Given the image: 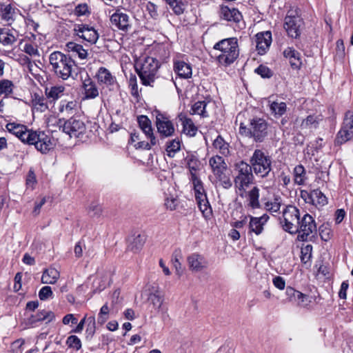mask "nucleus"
Wrapping results in <instances>:
<instances>
[{"mask_svg":"<svg viewBox=\"0 0 353 353\" xmlns=\"http://www.w3.org/2000/svg\"><path fill=\"white\" fill-rule=\"evenodd\" d=\"M6 128L23 143L34 145L42 154H46L54 146L52 138L44 132L28 130L26 125L14 122L7 123Z\"/></svg>","mask_w":353,"mask_h":353,"instance_id":"nucleus-1","label":"nucleus"},{"mask_svg":"<svg viewBox=\"0 0 353 353\" xmlns=\"http://www.w3.org/2000/svg\"><path fill=\"white\" fill-rule=\"evenodd\" d=\"M213 50L216 52V60L219 65L228 67L239 56V46L236 37H230L216 42Z\"/></svg>","mask_w":353,"mask_h":353,"instance_id":"nucleus-2","label":"nucleus"},{"mask_svg":"<svg viewBox=\"0 0 353 353\" xmlns=\"http://www.w3.org/2000/svg\"><path fill=\"white\" fill-rule=\"evenodd\" d=\"M49 63L51 70L58 78L63 80H68L70 77L74 78L77 65L74 61L68 55L59 51H54L49 56Z\"/></svg>","mask_w":353,"mask_h":353,"instance_id":"nucleus-3","label":"nucleus"},{"mask_svg":"<svg viewBox=\"0 0 353 353\" xmlns=\"http://www.w3.org/2000/svg\"><path fill=\"white\" fill-rule=\"evenodd\" d=\"M134 67L142 84L153 86L158 77V70L160 67L159 61L152 57L143 56L135 61Z\"/></svg>","mask_w":353,"mask_h":353,"instance_id":"nucleus-4","label":"nucleus"},{"mask_svg":"<svg viewBox=\"0 0 353 353\" xmlns=\"http://www.w3.org/2000/svg\"><path fill=\"white\" fill-rule=\"evenodd\" d=\"M239 133L256 142H262L268 134V123L262 118L254 117L247 124L240 123Z\"/></svg>","mask_w":353,"mask_h":353,"instance_id":"nucleus-5","label":"nucleus"},{"mask_svg":"<svg viewBox=\"0 0 353 353\" xmlns=\"http://www.w3.org/2000/svg\"><path fill=\"white\" fill-rule=\"evenodd\" d=\"M216 185H219L225 189L232 187V183L228 174V166L225 160L220 156L216 155L209 160Z\"/></svg>","mask_w":353,"mask_h":353,"instance_id":"nucleus-6","label":"nucleus"},{"mask_svg":"<svg viewBox=\"0 0 353 353\" xmlns=\"http://www.w3.org/2000/svg\"><path fill=\"white\" fill-rule=\"evenodd\" d=\"M236 170L237 174L234 178V185L239 190V194L243 197L246 188L254 179L252 169L250 164L242 161L236 164Z\"/></svg>","mask_w":353,"mask_h":353,"instance_id":"nucleus-7","label":"nucleus"},{"mask_svg":"<svg viewBox=\"0 0 353 353\" xmlns=\"http://www.w3.org/2000/svg\"><path fill=\"white\" fill-rule=\"evenodd\" d=\"M256 175L266 177L272 170V159L261 150H255L251 159L250 165Z\"/></svg>","mask_w":353,"mask_h":353,"instance_id":"nucleus-8","label":"nucleus"},{"mask_svg":"<svg viewBox=\"0 0 353 353\" xmlns=\"http://www.w3.org/2000/svg\"><path fill=\"white\" fill-rule=\"evenodd\" d=\"M296 239L299 241H312L316 234V224L314 218L309 214H305L298 224Z\"/></svg>","mask_w":353,"mask_h":353,"instance_id":"nucleus-9","label":"nucleus"},{"mask_svg":"<svg viewBox=\"0 0 353 353\" xmlns=\"http://www.w3.org/2000/svg\"><path fill=\"white\" fill-rule=\"evenodd\" d=\"M300 219L299 210L294 205H288L283 211L282 228L290 234H296Z\"/></svg>","mask_w":353,"mask_h":353,"instance_id":"nucleus-10","label":"nucleus"},{"mask_svg":"<svg viewBox=\"0 0 353 353\" xmlns=\"http://www.w3.org/2000/svg\"><path fill=\"white\" fill-rule=\"evenodd\" d=\"M353 137V112L347 110L343 119L341 130L337 133L335 143L341 145Z\"/></svg>","mask_w":353,"mask_h":353,"instance_id":"nucleus-11","label":"nucleus"},{"mask_svg":"<svg viewBox=\"0 0 353 353\" xmlns=\"http://www.w3.org/2000/svg\"><path fill=\"white\" fill-rule=\"evenodd\" d=\"M63 131L70 137L77 138L85 132L86 127L83 121L70 118L64 122Z\"/></svg>","mask_w":353,"mask_h":353,"instance_id":"nucleus-12","label":"nucleus"},{"mask_svg":"<svg viewBox=\"0 0 353 353\" xmlns=\"http://www.w3.org/2000/svg\"><path fill=\"white\" fill-rule=\"evenodd\" d=\"M301 197L305 203L315 205L316 208L322 207L327 203V197L319 189L310 192L301 190Z\"/></svg>","mask_w":353,"mask_h":353,"instance_id":"nucleus-13","label":"nucleus"},{"mask_svg":"<svg viewBox=\"0 0 353 353\" xmlns=\"http://www.w3.org/2000/svg\"><path fill=\"white\" fill-rule=\"evenodd\" d=\"M321 119L319 116L309 115L306 118L297 117L292 121L295 130H312L318 128Z\"/></svg>","mask_w":353,"mask_h":353,"instance_id":"nucleus-14","label":"nucleus"},{"mask_svg":"<svg viewBox=\"0 0 353 353\" xmlns=\"http://www.w3.org/2000/svg\"><path fill=\"white\" fill-rule=\"evenodd\" d=\"M156 125L158 132L163 137H171L174 133L175 129L172 122L163 114H157Z\"/></svg>","mask_w":353,"mask_h":353,"instance_id":"nucleus-15","label":"nucleus"},{"mask_svg":"<svg viewBox=\"0 0 353 353\" xmlns=\"http://www.w3.org/2000/svg\"><path fill=\"white\" fill-rule=\"evenodd\" d=\"M303 21L300 17L288 14L285 18L284 28L292 38H297L301 34Z\"/></svg>","mask_w":353,"mask_h":353,"instance_id":"nucleus-16","label":"nucleus"},{"mask_svg":"<svg viewBox=\"0 0 353 353\" xmlns=\"http://www.w3.org/2000/svg\"><path fill=\"white\" fill-rule=\"evenodd\" d=\"M74 31L79 37L92 44L95 43L99 39V34L97 30L88 25H76Z\"/></svg>","mask_w":353,"mask_h":353,"instance_id":"nucleus-17","label":"nucleus"},{"mask_svg":"<svg viewBox=\"0 0 353 353\" xmlns=\"http://www.w3.org/2000/svg\"><path fill=\"white\" fill-rule=\"evenodd\" d=\"M285 294L288 301L302 307H307L311 303V298L308 295L303 294L290 286L286 288Z\"/></svg>","mask_w":353,"mask_h":353,"instance_id":"nucleus-18","label":"nucleus"},{"mask_svg":"<svg viewBox=\"0 0 353 353\" xmlns=\"http://www.w3.org/2000/svg\"><path fill=\"white\" fill-rule=\"evenodd\" d=\"M198 207L203 217L208 220L212 216V210L208 200L204 188L194 192Z\"/></svg>","mask_w":353,"mask_h":353,"instance_id":"nucleus-19","label":"nucleus"},{"mask_svg":"<svg viewBox=\"0 0 353 353\" xmlns=\"http://www.w3.org/2000/svg\"><path fill=\"white\" fill-rule=\"evenodd\" d=\"M97 78L99 83L104 84L109 89L114 90L117 85V79L112 74L110 71L104 67L99 68L97 73Z\"/></svg>","mask_w":353,"mask_h":353,"instance_id":"nucleus-20","label":"nucleus"},{"mask_svg":"<svg viewBox=\"0 0 353 353\" xmlns=\"http://www.w3.org/2000/svg\"><path fill=\"white\" fill-rule=\"evenodd\" d=\"M190 269L194 272H201L208 266L207 260L201 254L193 253L187 259Z\"/></svg>","mask_w":353,"mask_h":353,"instance_id":"nucleus-21","label":"nucleus"},{"mask_svg":"<svg viewBox=\"0 0 353 353\" xmlns=\"http://www.w3.org/2000/svg\"><path fill=\"white\" fill-rule=\"evenodd\" d=\"M110 21L113 26L123 31L127 30L130 27L129 16L120 10H117L116 12L112 14Z\"/></svg>","mask_w":353,"mask_h":353,"instance_id":"nucleus-22","label":"nucleus"},{"mask_svg":"<svg viewBox=\"0 0 353 353\" xmlns=\"http://www.w3.org/2000/svg\"><path fill=\"white\" fill-rule=\"evenodd\" d=\"M256 48L259 54H263L270 46L272 43V34L266 31L256 34Z\"/></svg>","mask_w":353,"mask_h":353,"instance_id":"nucleus-23","label":"nucleus"},{"mask_svg":"<svg viewBox=\"0 0 353 353\" xmlns=\"http://www.w3.org/2000/svg\"><path fill=\"white\" fill-rule=\"evenodd\" d=\"M219 16L225 21L235 23H238L242 19V14L237 9L226 6H222L220 8Z\"/></svg>","mask_w":353,"mask_h":353,"instance_id":"nucleus-24","label":"nucleus"},{"mask_svg":"<svg viewBox=\"0 0 353 353\" xmlns=\"http://www.w3.org/2000/svg\"><path fill=\"white\" fill-rule=\"evenodd\" d=\"M138 123L140 128L146 137L151 141L152 145H156L157 139L153 133L151 121L148 117L141 115L138 117Z\"/></svg>","mask_w":353,"mask_h":353,"instance_id":"nucleus-25","label":"nucleus"},{"mask_svg":"<svg viewBox=\"0 0 353 353\" xmlns=\"http://www.w3.org/2000/svg\"><path fill=\"white\" fill-rule=\"evenodd\" d=\"M17 39V32L9 28H0V43L3 46L13 45Z\"/></svg>","mask_w":353,"mask_h":353,"instance_id":"nucleus-26","label":"nucleus"},{"mask_svg":"<svg viewBox=\"0 0 353 353\" xmlns=\"http://www.w3.org/2000/svg\"><path fill=\"white\" fill-rule=\"evenodd\" d=\"M269 219V216L263 214L260 217L250 216L249 223V229L250 232H254L256 235H259L263 230V225Z\"/></svg>","mask_w":353,"mask_h":353,"instance_id":"nucleus-27","label":"nucleus"},{"mask_svg":"<svg viewBox=\"0 0 353 353\" xmlns=\"http://www.w3.org/2000/svg\"><path fill=\"white\" fill-rule=\"evenodd\" d=\"M283 56L288 59L290 65L294 69H299L302 63L300 53L292 47H288L283 51Z\"/></svg>","mask_w":353,"mask_h":353,"instance_id":"nucleus-28","label":"nucleus"},{"mask_svg":"<svg viewBox=\"0 0 353 353\" xmlns=\"http://www.w3.org/2000/svg\"><path fill=\"white\" fill-rule=\"evenodd\" d=\"M178 118L183 125V132L189 137H194L197 132V128L191 119L188 118L185 114L181 113Z\"/></svg>","mask_w":353,"mask_h":353,"instance_id":"nucleus-29","label":"nucleus"},{"mask_svg":"<svg viewBox=\"0 0 353 353\" xmlns=\"http://www.w3.org/2000/svg\"><path fill=\"white\" fill-rule=\"evenodd\" d=\"M83 88L84 90V98L86 99H95L99 96V90L95 83L90 77H88L83 82Z\"/></svg>","mask_w":353,"mask_h":353,"instance_id":"nucleus-30","label":"nucleus"},{"mask_svg":"<svg viewBox=\"0 0 353 353\" xmlns=\"http://www.w3.org/2000/svg\"><path fill=\"white\" fill-rule=\"evenodd\" d=\"M174 70L181 78L189 79L192 74L191 65L183 61H174Z\"/></svg>","mask_w":353,"mask_h":353,"instance_id":"nucleus-31","label":"nucleus"},{"mask_svg":"<svg viewBox=\"0 0 353 353\" xmlns=\"http://www.w3.org/2000/svg\"><path fill=\"white\" fill-rule=\"evenodd\" d=\"M55 315L51 311L41 310L34 315H31L28 319V323L33 325L39 321H46L48 323L54 319Z\"/></svg>","mask_w":353,"mask_h":353,"instance_id":"nucleus-32","label":"nucleus"},{"mask_svg":"<svg viewBox=\"0 0 353 353\" xmlns=\"http://www.w3.org/2000/svg\"><path fill=\"white\" fill-rule=\"evenodd\" d=\"M78 103L76 100H61L59 105V112L66 116L73 114L77 110Z\"/></svg>","mask_w":353,"mask_h":353,"instance_id":"nucleus-33","label":"nucleus"},{"mask_svg":"<svg viewBox=\"0 0 353 353\" xmlns=\"http://www.w3.org/2000/svg\"><path fill=\"white\" fill-rule=\"evenodd\" d=\"M60 276L59 272L54 268H49L44 270L42 276L41 283L45 284H54Z\"/></svg>","mask_w":353,"mask_h":353,"instance_id":"nucleus-34","label":"nucleus"},{"mask_svg":"<svg viewBox=\"0 0 353 353\" xmlns=\"http://www.w3.org/2000/svg\"><path fill=\"white\" fill-rule=\"evenodd\" d=\"M64 91V86L54 85L50 88H46L45 90V94L50 102H54L63 95Z\"/></svg>","mask_w":353,"mask_h":353,"instance_id":"nucleus-35","label":"nucleus"},{"mask_svg":"<svg viewBox=\"0 0 353 353\" xmlns=\"http://www.w3.org/2000/svg\"><path fill=\"white\" fill-rule=\"evenodd\" d=\"M246 193L248 205L252 209L260 208L259 189L255 186Z\"/></svg>","mask_w":353,"mask_h":353,"instance_id":"nucleus-36","label":"nucleus"},{"mask_svg":"<svg viewBox=\"0 0 353 353\" xmlns=\"http://www.w3.org/2000/svg\"><path fill=\"white\" fill-rule=\"evenodd\" d=\"M32 104L33 108L37 112H43L48 109L47 99L37 93L32 96Z\"/></svg>","mask_w":353,"mask_h":353,"instance_id":"nucleus-37","label":"nucleus"},{"mask_svg":"<svg viewBox=\"0 0 353 353\" xmlns=\"http://www.w3.org/2000/svg\"><path fill=\"white\" fill-rule=\"evenodd\" d=\"M270 110L271 114L276 119L281 117L287 110V105L285 102L279 101H270Z\"/></svg>","mask_w":353,"mask_h":353,"instance_id":"nucleus-38","label":"nucleus"},{"mask_svg":"<svg viewBox=\"0 0 353 353\" xmlns=\"http://www.w3.org/2000/svg\"><path fill=\"white\" fill-rule=\"evenodd\" d=\"M66 48L68 52H72L77 54L81 59H85L87 58V50H85L81 45L77 44L74 42H68L66 44Z\"/></svg>","mask_w":353,"mask_h":353,"instance_id":"nucleus-39","label":"nucleus"},{"mask_svg":"<svg viewBox=\"0 0 353 353\" xmlns=\"http://www.w3.org/2000/svg\"><path fill=\"white\" fill-rule=\"evenodd\" d=\"M145 237L141 234H138L130 241L128 249L133 252H139L145 243Z\"/></svg>","mask_w":353,"mask_h":353,"instance_id":"nucleus-40","label":"nucleus"},{"mask_svg":"<svg viewBox=\"0 0 353 353\" xmlns=\"http://www.w3.org/2000/svg\"><path fill=\"white\" fill-rule=\"evenodd\" d=\"M306 180V172L302 165H298L294 168V181L297 185H303Z\"/></svg>","mask_w":353,"mask_h":353,"instance_id":"nucleus-41","label":"nucleus"},{"mask_svg":"<svg viewBox=\"0 0 353 353\" xmlns=\"http://www.w3.org/2000/svg\"><path fill=\"white\" fill-rule=\"evenodd\" d=\"M213 145L216 149H218L223 155H228L230 152L229 144L226 143L221 136H218L214 141Z\"/></svg>","mask_w":353,"mask_h":353,"instance_id":"nucleus-42","label":"nucleus"},{"mask_svg":"<svg viewBox=\"0 0 353 353\" xmlns=\"http://www.w3.org/2000/svg\"><path fill=\"white\" fill-rule=\"evenodd\" d=\"M148 301L155 310H159L163 303V296L158 291H156L150 294Z\"/></svg>","mask_w":353,"mask_h":353,"instance_id":"nucleus-43","label":"nucleus"},{"mask_svg":"<svg viewBox=\"0 0 353 353\" xmlns=\"http://www.w3.org/2000/svg\"><path fill=\"white\" fill-rule=\"evenodd\" d=\"M1 16L3 20L10 21L12 19L14 14V9L10 4H0Z\"/></svg>","mask_w":353,"mask_h":353,"instance_id":"nucleus-44","label":"nucleus"},{"mask_svg":"<svg viewBox=\"0 0 353 353\" xmlns=\"http://www.w3.org/2000/svg\"><path fill=\"white\" fill-rule=\"evenodd\" d=\"M207 103L205 101H197L196 102L191 108L190 113L192 114H199L203 117H208L205 111V107Z\"/></svg>","mask_w":353,"mask_h":353,"instance_id":"nucleus-45","label":"nucleus"},{"mask_svg":"<svg viewBox=\"0 0 353 353\" xmlns=\"http://www.w3.org/2000/svg\"><path fill=\"white\" fill-rule=\"evenodd\" d=\"M87 212L91 217H99L102 214V208L99 203L93 201L87 207Z\"/></svg>","mask_w":353,"mask_h":353,"instance_id":"nucleus-46","label":"nucleus"},{"mask_svg":"<svg viewBox=\"0 0 353 353\" xmlns=\"http://www.w3.org/2000/svg\"><path fill=\"white\" fill-rule=\"evenodd\" d=\"M180 149L181 143L179 139H175L168 143L166 152L170 157H173Z\"/></svg>","mask_w":353,"mask_h":353,"instance_id":"nucleus-47","label":"nucleus"},{"mask_svg":"<svg viewBox=\"0 0 353 353\" xmlns=\"http://www.w3.org/2000/svg\"><path fill=\"white\" fill-rule=\"evenodd\" d=\"M312 245L307 244L303 245L301 249V260L302 263H307L312 258Z\"/></svg>","mask_w":353,"mask_h":353,"instance_id":"nucleus-48","label":"nucleus"},{"mask_svg":"<svg viewBox=\"0 0 353 353\" xmlns=\"http://www.w3.org/2000/svg\"><path fill=\"white\" fill-rule=\"evenodd\" d=\"M181 258V254L180 251H175L172 256V262L173 266L175 269L176 274L179 276H181L183 273V270L181 268V263L179 261V259Z\"/></svg>","mask_w":353,"mask_h":353,"instance_id":"nucleus-49","label":"nucleus"},{"mask_svg":"<svg viewBox=\"0 0 353 353\" xmlns=\"http://www.w3.org/2000/svg\"><path fill=\"white\" fill-rule=\"evenodd\" d=\"M13 83L8 79L0 81V95H8L12 92Z\"/></svg>","mask_w":353,"mask_h":353,"instance_id":"nucleus-50","label":"nucleus"},{"mask_svg":"<svg viewBox=\"0 0 353 353\" xmlns=\"http://www.w3.org/2000/svg\"><path fill=\"white\" fill-rule=\"evenodd\" d=\"M66 345L68 347L73 348L76 350H79L81 348V341L79 337L75 335H71L68 337Z\"/></svg>","mask_w":353,"mask_h":353,"instance_id":"nucleus-51","label":"nucleus"},{"mask_svg":"<svg viewBox=\"0 0 353 353\" xmlns=\"http://www.w3.org/2000/svg\"><path fill=\"white\" fill-rule=\"evenodd\" d=\"M110 309L107 303L104 304L100 309L98 314V323L103 324L109 318Z\"/></svg>","mask_w":353,"mask_h":353,"instance_id":"nucleus-52","label":"nucleus"},{"mask_svg":"<svg viewBox=\"0 0 353 353\" xmlns=\"http://www.w3.org/2000/svg\"><path fill=\"white\" fill-rule=\"evenodd\" d=\"M87 328L85 330L86 337H92L96 331L95 318L90 316L87 319Z\"/></svg>","mask_w":353,"mask_h":353,"instance_id":"nucleus-53","label":"nucleus"},{"mask_svg":"<svg viewBox=\"0 0 353 353\" xmlns=\"http://www.w3.org/2000/svg\"><path fill=\"white\" fill-rule=\"evenodd\" d=\"M281 208V203L279 199L275 198L273 201H268L265 203V208L271 212H277Z\"/></svg>","mask_w":353,"mask_h":353,"instance_id":"nucleus-54","label":"nucleus"},{"mask_svg":"<svg viewBox=\"0 0 353 353\" xmlns=\"http://www.w3.org/2000/svg\"><path fill=\"white\" fill-rule=\"evenodd\" d=\"M319 235L321 239L324 241H327L331 239V229L325 225H322L319 227Z\"/></svg>","mask_w":353,"mask_h":353,"instance_id":"nucleus-55","label":"nucleus"},{"mask_svg":"<svg viewBox=\"0 0 353 353\" xmlns=\"http://www.w3.org/2000/svg\"><path fill=\"white\" fill-rule=\"evenodd\" d=\"M254 71L263 78H270L272 76V72L270 68L263 65H260Z\"/></svg>","mask_w":353,"mask_h":353,"instance_id":"nucleus-56","label":"nucleus"},{"mask_svg":"<svg viewBox=\"0 0 353 353\" xmlns=\"http://www.w3.org/2000/svg\"><path fill=\"white\" fill-rule=\"evenodd\" d=\"M53 292L52 288L50 286L43 287L39 292V297L41 301L47 300L49 298L52 297Z\"/></svg>","mask_w":353,"mask_h":353,"instance_id":"nucleus-57","label":"nucleus"},{"mask_svg":"<svg viewBox=\"0 0 353 353\" xmlns=\"http://www.w3.org/2000/svg\"><path fill=\"white\" fill-rule=\"evenodd\" d=\"M23 51L31 57H39L40 54L37 46L31 43H26L23 47Z\"/></svg>","mask_w":353,"mask_h":353,"instance_id":"nucleus-58","label":"nucleus"},{"mask_svg":"<svg viewBox=\"0 0 353 353\" xmlns=\"http://www.w3.org/2000/svg\"><path fill=\"white\" fill-rule=\"evenodd\" d=\"M191 180L193 183L194 192L203 188V183L196 174L191 171Z\"/></svg>","mask_w":353,"mask_h":353,"instance_id":"nucleus-59","label":"nucleus"},{"mask_svg":"<svg viewBox=\"0 0 353 353\" xmlns=\"http://www.w3.org/2000/svg\"><path fill=\"white\" fill-rule=\"evenodd\" d=\"M146 9L152 18L157 19L159 17L157 7L154 3L149 1L146 5Z\"/></svg>","mask_w":353,"mask_h":353,"instance_id":"nucleus-60","label":"nucleus"},{"mask_svg":"<svg viewBox=\"0 0 353 353\" xmlns=\"http://www.w3.org/2000/svg\"><path fill=\"white\" fill-rule=\"evenodd\" d=\"M36 183H37L36 176H35L34 172L32 170H30L28 172V176L26 178V185L28 188L33 189Z\"/></svg>","mask_w":353,"mask_h":353,"instance_id":"nucleus-61","label":"nucleus"},{"mask_svg":"<svg viewBox=\"0 0 353 353\" xmlns=\"http://www.w3.org/2000/svg\"><path fill=\"white\" fill-rule=\"evenodd\" d=\"M274 285L279 290H283L285 287L284 279L280 276H275L272 280Z\"/></svg>","mask_w":353,"mask_h":353,"instance_id":"nucleus-62","label":"nucleus"},{"mask_svg":"<svg viewBox=\"0 0 353 353\" xmlns=\"http://www.w3.org/2000/svg\"><path fill=\"white\" fill-rule=\"evenodd\" d=\"M75 14L77 16L85 15L88 12V7L87 4H79L74 10Z\"/></svg>","mask_w":353,"mask_h":353,"instance_id":"nucleus-63","label":"nucleus"},{"mask_svg":"<svg viewBox=\"0 0 353 353\" xmlns=\"http://www.w3.org/2000/svg\"><path fill=\"white\" fill-rule=\"evenodd\" d=\"M178 204V201L175 198H168L165 200V205L166 208L170 210H174Z\"/></svg>","mask_w":353,"mask_h":353,"instance_id":"nucleus-64","label":"nucleus"}]
</instances>
